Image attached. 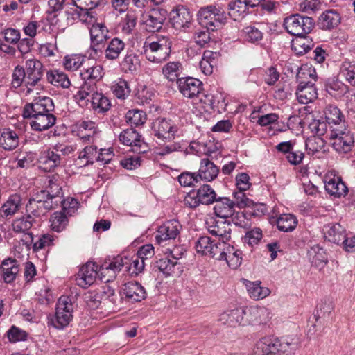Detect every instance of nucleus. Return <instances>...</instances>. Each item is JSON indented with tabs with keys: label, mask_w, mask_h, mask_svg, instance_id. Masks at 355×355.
Masks as SVG:
<instances>
[{
	"label": "nucleus",
	"mask_w": 355,
	"mask_h": 355,
	"mask_svg": "<svg viewBox=\"0 0 355 355\" xmlns=\"http://www.w3.org/2000/svg\"><path fill=\"white\" fill-rule=\"evenodd\" d=\"M325 119L329 125V139L332 140L333 148L339 153H347L352 150L354 138L350 130L342 120L340 110L336 106L328 105L324 111Z\"/></svg>",
	"instance_id": "nucleus-1"
},
{
	"label": "nucleus",
	"mask_w": 355,
	"mask_h": 355,
	"mask_svg": "<svg viewBox=\"0 0 355 355\" xmlns=\"http://www.w3.org/2000/svg\"><path fill=\"white\" fill-rule=\"evenodd\" d=\"M293 345L286 339L266 336L257 342L252 355H288Z\"/></svg>",
	"instance_id": "nucleus-2"
},
{
	"label": "nucleus",
	"mask_w": 355,
	"mask_h": 355,
	"mask_svg": "<svg viewBox=\"0 0 355 355\" xmlns=\"http://www.w3.org/2000/svg\"><path fill=\"white\" fill-rule=\"evenodd\" d=\"M171 44V40L168 36H159L153 42L146 41L144 44V55L148 60L161 63L169 57Z\"/></svg>",
	"instance_id": "nucleus-3"
},
{
	"label": "nucleus",
	"mask_w": 355,
	"mask_h": 355,
	"mask_svg": "<svg viewBox=\"0 0 355 355\" xmlns=\"http://www.w3.org/2000/svg\"><path fill=\"white\" fill-rule=\"evenodd\" d=\"M224 10L216 6H207L198 12L199 23L208 31H214L220 28L227 21Z\"/></svg>",
	"instance_id": "nucleus-4"
},
{
	"label": "nucleus",
	"mask_w": 355,
	"mask_h": 355,
	"mask_svg": "<svg viewBox=\"0 0 355 355\" xmlns=\"http://www.w3.org/2000/svg\"><path fill=\"white\" fill-rule=\"evenodd\" d=\"M315 26V21L311 17L300 14L291 15L284 20V26L286 31L299 37H304L311 33Z\"/></svg>",
	"instance_id": "nucleus-5"
},
{
	"label": "nucleus",
	"mask_w": 355,
	"mask_h": 355,
	"mask_svg": "<svg viewBox=\"0 0 355 355\" xmlns=\"http://www.w3.org/2000/svg\"><path fill=\"white\" fill-rule=\"evenodd\" d=\"M73 311V306L71 299L66 295L61 296L56 305L55 316L51 319V324L56 329H64L72 320Z\"/></svg>",
	"instance_id": "nucleus-6"
},
{
	"label": "nucleus",
	"mask_w": 355,
	"mask_h": 355,
	"mask_svg": "<svg viewBox=\"0 0 355 355\" xmlns=\"http://www.w3.org/2000/svg\"><path fill=\"white\" fill-rule=\"evenodd\" d=\"M216 193L209 184H203L197 191L188 193L184 199V204L190 208H196L200 204L210 205L216 200Z\"/></svg>",
	"instance_id": "nucleus-7"
},
{
	"label": "nucleus",
	"mask_w": 355,
	"mask_h": 355,
	"mask_svg": "<svg viewBox=\"0 0 355 355\" xmlns=\"http://www.w3.org/2000/svg\"><path fill=\"white\" fill-rule=\"evenodd\" d=\"M35 223V220L33 218L26 214L16 217L11 223V230L16 234L24 236L21 241L27 248H30L33 241L31 228Z\"/></svg>",
	"instance_id": "nucleus-8"
},
{
	"label": "nucleus",
	"mask_w": 355,
	"mask_h": 355,
	"mask_svg": "<svg viewBox=\"0 0 355 355\" xmlns=\"http://www.w3.org/2000/svg\"><path fill=\"white\" fill-rule=\"evenodd\" d=\"M42 195L37 194L35 198L29 199L26 205V212L31 218H39L44 216L49 210L58 207L56 201L50 200Z\"/></svg>",
	"instance_id": "nucleus-9"
},
{
	"label": "nucleus",
	"mask_w": 355,
	"mask_h": 355,
	"mask_svg": "<svg viewBox=\"0 0 355 355\" xmlns=\"http://www.w3.org/2000/svg\"><path fill=\"white\" fill-rule=\"evenodd\" d=\"M54 103L50 97L44 96L35 99L33 103L25 105L23 110L24 118H32L38 115L51 114Z\"/></svg>",
	"instance_id": "nucleus-10"
},
{
	"label": "nucleus",
	"mask_w": 355,
	"mask_h": 355,
	"mask_svg": "<svg viewBox=\"0 0 355 355\" xmlns=\"http://www.w3.org/2000/svg\"><path fill=\"white\" fill-rule=\"evenodd\" d=\"M152 130L155 136L162 140H171L178 132V128L173 123L165 118H158L152 124Z\"/></svg>",
	"instance_id": "nucleus-11"
},
{
	"label": "nucleus",
	"mask_w": 355,
	"mask_h": 355,
	"mask_svg": "<svg viewBox=\"0 0 355 355\" xmlns=\"http://www.w3.org/2000/svg\"><path fill=\"white\" fill-rule=\"evenodd\" d=\"M25 71L26 73V87L39 85L44 75V68L42 62L37 59H29L26 61Z\"/></svg>",
	"instance_id": "nucleus-12"
},
{
	"label": "nucleus",
	"mask_w": 355,
	"mask_h": 355,
	"mask_svg": "<svg viewBox=\"0 0 355 355\" xmlns=\"http://www.w3.org/2000/svg\"><path fill=\"white\" fill-rule=\"evenodd\" d=\"M223 243L215 242L207 236H200L196 242L195 248L198 254L217 259Z\"/></svg>",
	"instance_id": "nucleus-13"
},
{
	"label": "nucleus",
	"mask_w": 355,
	"mask_h": 355,
	"mask_svg": "<svg viewBox=\"0 0 355 355\" xmlns=\"http://www.w3.org/2000/svg\"><path fill=\"white\" fill-rule=\"evenodd\" d=\"M177 84L180 92L188 98L198 96L203 89L202 82L191 77L178 78Z\"/></svg>",
	"instance_id": "nucleus-14"
},
{
	"label": "nucleus",
	"mask_w": 355,
	"mask_h": 355,
	"mask_svg": "<svg viewBox=\"0 0 355 355\" xmlns=\"http://www.w3.org/2000/svg\"><path fill=\"white\" fill-rule=\"evenodd\" d=\"M170 16L173 27L178 31L188 28L192 19V15L189 9L180 5L171 12Z\"/></svg>",
	"instance_id": "nucleus-15"
},
{
	"label": "nucleus",
	"mask_w": 355,
	"mask_h": 355,
	"mask_svg": "<svg viewBox=\"0 0 355 355\" xmlns=\"http://www.w3.org/2000/svg\"><path fill=\"white\" fill-rule=\"evenodd\" d=\"M223 245L217 260L225 261L232 269L238 268L242 262V252L236 250L234 246L225 243H223Z\"/></svg>",
	"instance_id": "nucleus-16"
},
{
	"label": "nucleus",
	"mask_w": 355,
	"mask_h": 355,
	"mask_svg": "<svg viewBox=\"0 0 355 355\" xmlns=\"http://www.w3.org/2000/svg\"><path fill=\"white\" fill-rule=\"evenodd\" d=\"M48 191L42 190L41 195L46 196L50 200L56 201V205H59L62 201V189L60 185V180L58 174H54L47 178Z\"/></svg>",
	"instance_id": "nucleus-17"
},
{
	"label": "nucleus",
	"mask_w": 355,
	"mask_h": 355,
	"mask_svg": "<svg viewBox=\"0 0 355 355\" xmlns=\"http://www.w3.org/2000/svg\"><path fill=\"white\" fill-rule=\"evenodd\" d=\"M182 225L175 220L166 222L163 225L160 226L155 236L157 242L160 245L163 242L175 239L180 234Z\"/></svg>",
	"instance_id": "nucleus-18"
},
{
	"label": "nucleus",
	"mask_w": 355,
	"mask_h": 355,
	"mask_svg": "<svg viewBox=\"0 0 355 355\" xmlns=\"http://www.w3.org/2000/svg\"><path fill=\"white\" fill-rule=\"evenodd\" d=\"M91 46L90 49L96 53L101 50L100 46L109 38V31L103 24H93L89 30Z\"/></svg>",
	"instance_id": "nucleus-19"
},
{
	"label": "nucleus",
	"mask_w": 355,
	"mask_h": 355,
	"mask_svg": "<svg viewBox=\"0 0 355 355\" xmlns=\"http://www.w3.org/2000/svg\"><path fill=\"white\" fill-rule=\"evenodd\" d=\"M98 266L94 262H87L83 266L77 277V281L79 286L87 287L93 284L98 275Z\"/></svg>",
	"instance_id": "nucleus-20"
},
{
	"label": "nucleus",
	"mask_w": 355,
	"mask_h": 355,
	"mask_svg": "<svg viewBox=\"0 0 355 355\" xmlns=\"http://www.w3.org/2000/svg\"><path fill=\"white\" fill-rule=\"evenodd\" d=\"M296 96L299 103L308 104L318 97L317 89L311 81H300L296 90Z\"/></svg>",
	"instance_id": "nucleus-21"
},
{
	"label": "nucleus",
	"mask_w": 355,
	"mask_h": 355,
	"mask_svg": "<svg viewBox=\"0 0 355 355\" xmlns=\"http://www.w3.org/2000/svg\"><path fill=\"white\" fill-rule=\"evenodd\" d=\"M1 277L3 281L10 284L13 282L19 272V263L15 259L8 258L0 265Z\"/></svg>",
	"instance_id": "nucleus-22"
},
{
	"label": "nucleus",
	"mask_w": 355,
	"mask_h": 355,
	"mask_svg": "<svg viewBox=\"0 0 355 355\" xmlns=\"http://www.w3.org/2000/svg\"><path fill=\"white\" fill-rule=\"evenodd\" d=\"M141 135L132 128L123 130L119 135V140L123 144L134 148L133 150L138 153H144L142 146L145 143L141 139Z\"/></svg>",
	"instance_id": "nucleus-23"
},
{
	"label": "nucleus",
	"mask_w": 355,
	"mask_h": 355,
	"mask_svg": "<svg viewBox=\"0 0 355 355\" xmlns=\"http://www.w3.org/2000/svg\"><path fill=\"white\" fill-rule=\"evenodd\" d=\"M324 236L330 242L342 244L346 237V231L340 223H329L323 228Z\"/></svg>",
	"instance_id": "nucleus-24"
},
{
	"label": "nucleus",
	"mask_w": 355,
	"mask_h": 355,
	"mask_svg": "<svg viewBox=\"0 0 355 355\" xmlns=\"http://www.w3.org/2000/svg\"><path fill=\"white\" fill-rule=\"evenodd\" d=\"M123 295L132 302H140L145 299L146 293L145 288L137 282H128L122 288Z\"/></svg>",
	"instance_id": "nucleus-25"
},
{
	"label": "nucleus",
	"mask_w": 355,
	"mask_h": 355,
	"mask_svg": "<svg viewBox=\"0 0 355 355\" xmlns=\"http://www.w3.org/2000/svg\"><path fill=\"white\" fill-rule=\"evenodd\" d=\"M214 209L217 216L227 218L235 214V204L234 200L228 198H218L215 201Z\"/></svg>",
	"instance_id": "nucleus-26"
},
{
	"label": "nucleus",
	"mask_w": 355,
	"mask_h": 355,
	"mask_svg": "<svg viewBox=\"0 0 355 355\" xmlns=\"http://www.w3.org/2000/svg\"><path fill=\"white\" fill-rule=\"evenodd\" d=\"M219 173V169L209 158H202L200 160V168L197 173L199 179L212 181Z\"/></svg>",
	"instance_id": "nucleus-27"
},
{
	"label": "nucleus",
	"mask_w": 355,
	"mask_h": 355,
	"mask_svg": "<svg viewBox=\"0 0 355 355\" xmlns=\"http://www.w3.org/2000/svg\"><path fill=\"white\" fill-rule=\"evenodd\" d=\"M325 190L330 195L338 198L345 196L348 192L345 183L338 176H334L325 181Z\"/></svg>",
	"instance_id": "nucleus-28"
},
{
	"label": "nucleus",
	"mask_w": 355,
	"mask_h": 355,
	"mask_svg": "<svg viewBox=\"0 0 355 355\" xmlns=\"http://www.w3.org/2000/svg\"><path fill=\"white\" fill-rule=\"evenodd\" d=\"M19 144L17 133L10 128H4L0 132V147L5 150H12Z\"/></svg>",
	"instance_id": "nucleus-29"
},
{
	"label": "nucleus",
	"mask_w": 355,
	"mask_h": 355,
	"mask_svg": "<svg viewBox=\"0 0 355 355\" xmlns=\"http://www.w3.org/2000/svg\"><path fill=\"white\" fill-rule=\"evenodd\" d=\"M125 44L121 39L114 37L107 42L105 49V58L111 61L116 60L124 51Z\"/></svg>",
	"instance_id": "nucleus-30"
},
{
	"label": "nucleus",
	"mask_w": 355,
	"mask_h": 355,
	"mask_svg": "<svg viewBox=\"0 0 355 355\" xmlns=\"http://www.w3.org/2000/svg\"><path fill=\"white\" fill-rule=\"evenodd\" d=\"M340 19V14L337 11L329 10L320 15L318 25L323 30H331L339 25Z\"/></svg>",
	"instance_id": "nucleus-31"
},
{
	"label": "nucleus",
	"mask_w": 355,
	"mask_h": 355,
	"mask_svg": "<svg viewBox=\"0 0 355 355\" xmlns=\"http://www.w3.org/2000/svg\"><path fill=\"white\" fill-rule=\"evenodd\" d=\"M30 125L33 130L43 131L51 128L56 121V117L53 114H47L44 115H38L32 117Z\"/></svg>",
	"instance_id": "nucleus-32"
},
{
	"label": "nucleus",
	"mask_w": 355,
	"mask_h": 355,
	"mask_svg": "<svg viewBox=\"0 0 355 355\" xmlns=\"http://www.w3.org/2000/svg\"><path fill=\"white\" fill-rule=\"evenodd\" d=\"M209 232L213 236H218L222 243L228 241L231 238L230 223L227 221H217L209 227Z\"/></svg>",
	"instance_id": "nucleus-33"
},
{
	"label": "nucleus",
	"mask_w": 355,
	"mask_h": 355,
	"mask_svg": "<svg viewBox=\"0 0 355 355\" xmlns=\"http://www.w3.org/2000/svg\"><path fill=\"white\" fill-rule=\"evenodd\" d=\"M165 17L162 15L160 10H153L144 21L146 29L148 32H156L162 28Z\"/></svg>",
	"instance_id": "nucleus-34"
},
{
	"label": "nucleus",
	"mask_w": 355,
	"mask_h": 355,
	"mask_svg": "<svg viewBox=\"0 0 355 355\" xmlns=\"http://www.w3.org/2000/svg\"><path fill=\"white\" fill-rule=\"evenodd\" d=\"M83 80L96 83L103 76V68L101 64H94L92 66L84 67L80 72Z\"/></svg>",
	"instance_id": "nucleus-35"
},
{
	"label": "nucleus",
	"mask_w": 355,
	"mask_h": 355,
	"mask_svg": "<svg viewBox=\"0 0 355 355\" xmlns=\"http://www.w3.org/2000/svg\"><path fill=\"white\" fill-rule=\"evenodd\" d=\"M246 287L250 297L254 300L263 299L270 293V289L261 286V282L259 281L248 282L246 284Z\"/></svg>",
	"instance_id": "nucleus-36"
},
{
	"label": "nucleus",
	"mask_w": 355,
	"mask_h": 355,
	"mask_svg": "<svg viewBox=\"0 0 355 355\" xmlns=\"http://www.w3.org/2000/svg\"><path fill=\"white\" fill-rule=\"evenodd\" d=\"M40 162L42 164L41 167L44 171H50L60 164V157L56 151L48 150L40 157Z\"/></svg>",
	"instance_id": "nucleus-37"
},
{
	"label": "nucleus",
	"mask_w": 355,
	"mask_h": 355,
	"mask_svg": "<svg viewBox=\"0 0 355 355\" xmlns=\"http://www.w3.org/2000/svg\"><path fill=\"white\" fill-rule=\"evenodd\" d=\"M49 222L53 231L60 232L65 230L69 224L68 215L64 211H55L51 216Z\"/></svg>",
	"instance_id": "nucleus-38"
},
{
	"label": "nucleus",
	"mask_w": 355,
	"mask_h": 355,
	"mask_svg": "<svg viewBox=\"0 0 355 355\" xmlns=\"http://www.w3.org/2000/svg\"><path fill=\"white\" fill-rule=\"evenodd\" d=\"M46 79L49 83L56 87H69L71 83L68 76L59 70H51L46 73Z\"/></svg>",
	"instance_id": "nucleus-39"
},
{
	"label": "nucleus",
	"mask_w": 355,
	"mask_h": 355,
	"mask_svg": "<svg viewBox=\"0 0 355 355\" xmlns=\"http://www.w3.org/2000/svg\"><path fill=\"white\" fill-rule=\"evenodd\" d=\"M241 312L240 308L223 312L220 315L219 321L228 327L241 325Z\"/></svg>",
	"instance_id": "nucleus-40"
},
{
	"label": "nucleus",
	"mask_w": 355,
	"mask_h": 355,
	"mask_svg": "<svg viewBox=\"0 0 355 355\" xmlns=\"http://www.w3.org/2000/svg\"><path fill=\"white\" fill-rule=\"evenodd\" d=\"M248 6L246 2L241 0H235L228 3L229 15L234 19L237 20L244 17L247 13Z\"/></svg>",
	"instance_id": "nucleus-41"
},
{
	"label": "nucleus",
	"mask_w": 355,
	"mask_h": 355,
	"mask_svg": "<svg viewBox=\"0 0 355 355\" xmlns=\"http://www.w3.org/2000/svg\"><path fill=\"white\" fill-rule=\"evenodd\" d=\"M21 197L18 195H12L10 196L1 207L3 216L7 218L16 214L21 207Z\"/></svg>",
	"instance_id": "nucleus-42"
},
{
	"label": "nucleus",
	"mask_w": 355,
	"mask_h": 355,
	"mask_svg": "<svg viewBox=\"0 0 355 355\" xmlns=\"http://www.w3.org/2000/svg\"><path fill=\"white\" fill-rule=\"evenodd\" d=\"M129 263V258L125 256H118L115 257L110 263L107 266H103L102 267V273H105V272H109L110 271L112 272L111 277H114L116 276V272H119L122 268L125 267L126 268V265Z\"/></svg>",
	"instance_id": "nucleus-43"
},
{
	"label": "nucleus",
	"mask_w": 355,
	"mask_h": 355,
	"mask_svg": "<svg viewBox=\"0 0 355 355\" xmlns=\"http://www.w3.org/2000/svg\"><path fill=\"white\" fill-rule=\"evenodd\" d=\"M297 224V218L290 214H284L279 216L277 220V227L282 232L293 231Z\"/></svg>",
	"instance_id": "nucleus-44"
},
{
	"label": "nucleus",
	"mask_w": 355,
	"mask_h": 355,
	"mask_svg": "<svg viewBox=\"0 0 355 355\" xmlns=\"http://www.w3.org/2000/svg\"><path fill=\"white\" fill-rule=\"evenodd\" d=\"M240 311L241 312L242 326L257 324V318L259 315V314L261 313V312L257 311V306L240 308Z\"/></svg>",
	"instance_id": "nucleus-45"
},
{
	"label": "nucleus",
	"mask_w": 355,
	"mask_h": 355,
	"mask_svg": "<svg viewBox=\"0 0 355 355\" xmlns=\"http://www.w3.org/2000/svg\"><path fill=\"white\" fill-rule=\"evenodd\" d=\"M91 103L93 109L99 113L107 112L111 107L110 101L102 93L95 94L92 98Z\"/></svg>",
	"instance_id": "nucleus-46"
},
{
	"label": "nucleus",
	"mask_w": 355,
	"mask_h": 355,
	"mask_svg": "<svg viewBox=\"0 0 355 355\" xmlns=\"http://www.w3.org/2000/svg\"><path fill=\"white\" fill-rule=\"evenodd\" d=\"M73 19H78L81 22L87 24H94L96 21V12L90 8H77L73 12Z\"/></svg>",
	"instance_id": "nucleus-47"
},
{
	"label": "nucleus",
	"mask_w": 355,
	"mask_h": 355,
	"mask_svg": "<svg viewBox=\"0 0 355 355\" xmlns=\"http://www.w3.org/2000/svg\"><path fill=\"white\" fill-rule=\"evenodd\" d=\"M115 295V292L114 289L110 288V286H104L102 291H98L94 295H90V300L94 298L93 304H89L90 306L98 307L101 302V300H109L110 301L114 302L113 297Z\"/></svg>",
	"instance_id": "nucleus-48"
},
{
	"label": "nucleus",
	"mask_w": 355,
	"mask_h": 355,
	"mask_svg": "<svg viewBox=\"0 0 355 355\" xmlns=\"http://www.w3.org/2000/svg\"><path fill=\"white\" fill-rule=\"evenodd\" d=\"M139 63V56L132 51H130L127 53L120 64L124 71L132 72L137 70Z\"/></svg>",
	"instance_id": "nucleus-49"
},
{
	"label": "nucleus",
	"mask_w": 355,
	"mask_h": 355,
	"mask_svg": "<svg viewBox=\"0 0 355 355\" xmlns=\"http://www.w3.org/2000/svg\"><path fill=\"white\" fill-rule=\"evenodd\" d=\"M98 153L96 146H87L79 153L78 159L85 160V166L93 164L97 162Z\"/></svg>",
	"instance_id": "nucleus-50"
},
{
	"label": "nucleus",
	"mask_w": 355,
	"mask_h": 355,
	"mask_svg": "<svg viewBox=\"0 0 355 355\" xmlns=\"http://www.w3.org/2000/svg\"><path fill=\"white\" fill-rule=\"evenodd\" d=\"M147 119V116L141 110L134 109L129 110L125 114L126 121L131 125H141Z\"/></svg>",
	"instance_id": "nucleus-51"
},
{
	"label": "nucleus",
	"mask_w": 355,
	"mask_h": 355,
	"mask_svg": "<svg viewBox=\"0 0 355 355\" xmlns=\"http://www.w3.org/2000/svg\"><path fill=\"white\" fill-rule=\"evenodd\" d=\"M340 74L352 86H355V61H344L340 67Z\"/></svg>",
	"instance_id": "nucleus-52"
},
{
	"label": "nucleus",
	"mask_w": 355,
	"mask_h": 355,
	"mask_svg": "<svg viewBox=\"0 0 355 355\" xmlns=\"http://www.w3.org/2000/svg\"><path fill=\"white\" fill-rule=\"evenodd\" d=\"M84 83L80 87L79 91L76 94V98L78 101H83L87 98L88 96L92 98L96 94V84L90 81L84 80Z\"/></svg>",
	"instance_id": "nucleus-53"
},
{
	"label": "nucleus",
	"mask_w": 355,
	"mask_h": 355,
	"mask_svg": "<svg viewBox=\"0 0 355 355\" xmlns=\"http://www.w3.org/2000/svg\"><path fill=\"white\" fill-rule=\"evenodd\" d=\"M85 57L81 55H68L64 58V68L69 71H76L83 64Z\"/></svg>",
	"instance_id": "nucleus-54"
},
{
	"label": "nucleus",
	"mask_w": 355,
	"mask_h": 355,
	"mask_svg": "<svg viewBox=\"0 0 355 355\" xmlns=\"http://www.w3.org/2000/svg\"><path fill=\"white\" fill-rule=\"evenodd\" d=\"M144 266V261L139 256L135 255L132 259H129V263L126 265L125 271L130 275H137L143 271Z\"/></svg>",
	"instance_id": "nucleus-55"
},
{
	"label": "nucleus",
	"mask_w": 355,
	"mask_h": 355,
	"mask_svg": "<svg viewBox=\"0 0 355 355\" xmlns=\"http://www.w3.org/2000/svg\"><path fill=\"white\" fill-rule=\"evenodd\" d=\"M12 80L11 85L15 88H18L23 83H24L26 87V73L25 69L19 65L15 67L13 73H12Z\"/></svg>",
	"instance_id": "nucleus-56"
},
{
	"label": "nucleus",
	"mask_w": 355,
	"mask_h": 355,
	"mask_svg": "<svg viewBox=\"0 0 355 355\" xmlns=\"http://www.w3.org/2000/svg\"><path fill=\"white\" fill-rule=\"evenodd\" d=\"M177 264V261H173L168 258L165 257L157 261L155 263V267L164 274L171 275L175 272V267Z\"/></svg>",
	"instance_id": "nucleus-57"
},
{
	"label": "nucleus",
	"mask_w": 355,
	"mask_h": 355,
	"mask_svg": "<svg viewBox=\"0 0 355 355\" xmlns=\"http://www.w3.org/2000/svg\"><path fill=\"white\" fill-rule=\"evenodd\" d=\"M245 40L251 43H256L262 40V32L254 26H246L243 30Z\"/></svg>",
	"instance_id": "nucleus-58"
},
{
	"label": "nucleus",
	"mask_w": 355,
	"mask_h": 355,
	"mask_svg": "<svg viewBox=\"0 0 355 355\" xmlns=\"http://www.w3.org/2000/svg\"><path fill=\"white\" fill-rule=\"evenodd\" d=\"M180 67V63L178 62H168L163 67V73L170 81L178 80Z\"/></svg>",
	"instance_id": "nucleus-59"
},
{
	"label": "nucleus",
	"mask_w": 355,
	"mask_h": 355,
	"mask_svg": "<svg viewBox=\"0 0 355 355\" xmlns=\"http://www.w3.org/2000/svg\"><path fill=\"white\" fill-rule=\"evenodd\" d=\"M54 237L53 235L49 234H44L41 235L39 239L34 242L31 245H33V249L34 251H37L44 248L45 247H49L53 244Z\"/></svg>",
	"instance_id": "nucleus-60"
},
{
	"label": "nucleus",
	"mask_w": 355,
	"mask_h": 355,
	"mask_svg": "<svg viewBox=\"0 0 355 355\" xmlns=\"http://www.w3.org/2000/svg\"><path fill=\"white\" fill-rule=\"evenodd\" d=\"M324 146V141L320 137H310L306 141V149L309 154L314 155L315 153L319 152Z\"/></svg>",
	"instance_id": "nucleus-61"
},
{
	"label": "nucleus",
	"mask_w": 355,
	"mask_h": 355,
	"mask_svg": "<svg viewBox=\"0 0 355 355\" xmlns=\"http://www.w3.org/2000/svg\"><path fill=\"white\" fill-rule=\"evenodd\" d=\"M328 93L335 97H341L347 92V87L340 82H334L327 87Z\"/></svg>",
	"instance_id": "nucleus-62"
},
{
	"label": "nucleus",
	"mask_w": 355,
	"mask_h": 355,
	"mask_svg": "<svg viewBox=\"0 0 355 355\" xmlns=\"http://www.w3.org/2000/svg\"><path fill=\"white\" fill-rule=\"evenodd\" d=\"M199 178L195 173L183 172L179 177L180 184L183 187H192L198 182Z\"/></svg>",
	"instance_id": "nucleus-63"
},
{
	"label": "nucleus",
	"mask_w": 355,
	"mask_h": 355,
	"mask_svg": "<svg viewBox=\"0 0 355 355\" xmlns=\"http://www.w3.org/2000/svg\"><path fill=\"white\" fill-rule=\"evenodd\" d=\"M113 93L118 98H125L130 93V89L126 81L121 80L118 83L113 86Z\"/></svg>",
	"instance_id": "nucleus-64"
}]
</instances>
